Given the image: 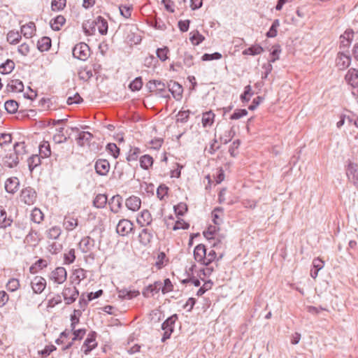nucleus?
<instances>
[{
	"instance_id": "nucleus-1",
	"label": "nucleus",
	"mask_w": 358,
	"mask_h": 358,
	"mask_svg": "<svg viewBox=\"0 0 358 358\" xmlns=\"http://www.w3.org/2000/svg\"><path fill=\"white\" fill-rule=\"evenodd\" d=\"M217 247V244H213V248L208 251L203 244L197 245L194 249V259L198 263L205 266V268L200 269L197 273V277L204 280L206 278L210 276L214 271L210 264L216 260L222 259L224 256L223 252H217L214 248Z\"/></svg>"
},
{
	"instance_id": "nucleus-2",
	"label": "nucleus",
	"mask_w": 358,
	"mask_h": 358,
	"mask_svg": "<svg viewBox=\"0 0 358 358\" xmlns=\"http://www.w3.org/2000/svg\"><path fill=\"white\" fill-rule=\"evenodd\" d=\"M27 153L28 150L24 142L17 143L14 145L13 149L9 150L3 157L1 165L8 168L15 167Z\"/></svg>"
},
{
	"instance_id": "nucleus-3",
	"label": "nucleus",
	"mask_w": 358,
	"mask_h": 358,
	"mask_svg": "<svg viewBox=\"0 0 358 358\" xmlns=\"http://www.w3.org/2000/svg\"><path fill=\"white\" fill-rule=\"evenodd\" d=\"M108 22L101 16H98L92 20H87L83 24V29L85 35H94L98 30L101 35H106L108 32Z\"/></svg>"
},
{
	"instance_id": "nucleus-4",
	"label": "nucleus",
	"mask_w": 358,
	"mask_h": 358,
	"mask_svg": "<svg viewBox=\"0 0 358 358\" xmlns=\"http://www.w3.org/2000/svg\"><path fill=\"white\" fill-rule=\"evenodd\" d=\"M67 278V272L64 267L59 266L55 268L49 275V280L55 284L64 283Z\"/></svg>"
},
{
	"instance_id": "nucleus-5",
	"label": "nucleus",
	"mask_w": 358,
	"mask_h": 358,
	"mask_svg": "<svg viewBox=\"0 0 358 358\" xmlns=\"http://www.w3.org/2000/svg\"><path fill=\"white\" fill-rule=\"evenodd\" d=\"M345 174L348 180L358 188V164L350 162L346 166Z\"/></svg>"
},
{
	"instance_id": "nucleus-6",
	"label": "nucleus",
	"mask_w": 358,
	"mask_h": 358,
	"mask_svg": "<svg viewBox=\"0 0 358 358\" xmlns=\"http://www.w3.org/2000/svg\"><path fill=\"white\" fill-rule=\"evenodd\" d=\"M62 294L65 303L69 305L77 299L79 293L76 287L69 285L64 288Z\"/></svg>"
},
{
	"instance_id": "nucleus-7",
	"label": "nucleus",
	"mask_w": 358,
	"mask_h": 358,
	"mask_svg": "<svg viewBox=\"0 0 358 358\" xmlns=\"http://www.w3.org/2000/svg\"><path fill=\"white\" fill-rule=\"evenodd\" d=\"M74 57L80 60H86L90 55V48L85 43H80L73 50Z\"/></svg>"
},
{
	"instance_id": "nucleus-8",
	"label": "nucleus",
	"mask_w": 358,
	"mask_h": 358,
	"mask_svg": "<svg viewBox=\"0 0 358 358\" xmlns=\"http://www.w3.org/2000/svg\"><path fill=\"white\" fill-rule=\"evenodd\" d=\"M134 230V224L128 219H122L116 227V231L121 236H127Z\"/></svg>"
},
{
	"instance_id": "nucleus-9",
	"label": "nucleus",
	"mask_w": 358,
	"mask_h": 358,
	"mask_svg": "<svg viewBox=\"0 0 358 358\" xmlns=\"http://www.w3.org/2000/svg\"><path fill=\"white\" fill-rule=\"evenodd\" d=\"M64 230L67 232L74 230L78 226V219L73 213H67L62 222Z\"/></svg>"
},
{
	"instance_id": "nucleus-10",
	"label": "nucleus",
	"mask_w": 358,
	"mask_h": 358,
	"mask_svg": "<svg viewBox=\"0 0 358 358\" xmlns=\"http://www.w3.org/2000/svg\"><path fill=\"white\" fill-rule=\"evenodd\" d=\"M31 287L35 294H41L46 287V280L40 275L34 276L30 282Z\"/></svg>"
},
{
	"instance_id": "nucleus-11",
	"label": "nucleus",
	"mask_w": 358,
	"mask_h": 358,
	"mask_svg": "<svg viewBox=\"0 0 358 358\" xmlns=\"http://www.w3.org/2000/svg\"><path fill=\"white\" fill-rule=\"evenodd\" d=\"M136 222L140 227L149 226L152 222V217L148 210H142L136 217Z\"/></svg>"
},
{
	"instance_id": "nucleus-12",
	"label": "nucleus",
	"mask_w": 358,
	"mask_h": 358,
	"mask_svg": "<svg viewBox=\"0 0 358 358\" xmlns=\"http://www.w3.org/2000/svg\"><path fill=\"white\" fill-rule=\"evenodd\" d=\"M6 191L9 194H15L20 189V181L17 177H10L6 179L4 184Z\"/></svg>"
},
{
	"instance_id": "nucleus-13",
	"label": "nucleus",
	"mask_w": 358,
	"mask_h": 358,
	"mask_svg": "<svg viewBox=\"0 0 358 358\" xmlns=\"http://www.w3.org/2000/svg\"><path fill=\"white\" fill-rule=\"evenodd\" d=\"M354 38V31L352 29H347L344 34L340 36V48H348L351 45Z\"/></svg>"
},
{
	"instance_id": "nucleus-14",
	"label": "nucleus",
	"mask_w": 358,
	"mask_h": 358,
	"mask_svg": "<svg viewBox=\"0 0 358 358\" xmlns=\"http://www.w3.org/2000/svg\"><path fill=\"white\" fill-rule=\"evenodd\" d=\"M345 80L347 83L355 90L358 87V71L355 69H350L345 75Z\"/></svg>"
},
{
	"instance_id": "nucleus-15",
	"label": "nucleus",
	"mask_w": 358,
	"mask_h": 358,
	"mask_svg": "<svg viewBox=\"0 0 358 358\" xmlns=\"http://www.w3.org/2000/svg\"><path fill=\"white\" fill-rule=\"evenodd\" d=\"M36 194L31 189L26 188L20 194L21 201L27 205H31L36 201Z\"/></svg>"
},
{
	"instance_id": "nucleus-16",
	"label": "nucleus",
	"mask_w": 358,
	"mask_h": 358,
	"mask_svg": "<svg viewBox=\"0 0 358 358\" xmlns=\"http://www.w3.org/2000/svg\"><path fill=\"white\" fill-rule=\"evenodd\" d=\"M56 343L59 345H62V349L66 350L69 348L73 345V341L70 338V332L66 329L63 331L59 337L56 340Z\"/></svg>"
},
{
	"instance_id": "nucleus-17",
	"label": "nucleus",
	"mask_w": 358,
	"mask_h": 358,
	"mask_svg": "<svg viewBox=\"0 0 358 358\" xmlns=\"http://www.w3.org/2000/svg\"><path fill=\"white\" fill-rule=\"evenodd\" d=\"M152 234L148 229H143L138 236V240L143 246H148L152 240Z\"/></svg>"
},
{
	"instance_id": "nucleus-18",
	"label": "nucleus",
	"mask_w": 358,
	"mask_h": 358,
	"mask_svg": "<svg viewBox=\"0 0 358 358\" xmlns=\"http://www.w3.org/2000/svg\"><path fill=\"white\" fill-rule=\"evenodd\" d=\"M110 164L106 159H99L95 164V169L98 174L106 176L110 171Z\"/></svg>"
},
{
	"instance_id": "nucleus-19",
	"label": "nucleus",
	"mask_w": 358,
	"mask_h": 358,
	"mask_svg": "<svg viewBox=\"0 0 358 358\" xmlns=\"http://www.w3.org/2000/svg\"><path fill=\"white\" fill-rule=\"evenodd\" d=\"M6 88L7 90L10 92H21L24 90V84L19 79H12L7 84Z\"/></svg>"
},
{
	"instance_id": "nucleus-20",
	"label": "nucleus",
	"mask_w": 358,
	"mask_h": 358,
	"mask_svg": "<svg viewBox=\"0 0 358 358\" xmlns=\"http://www.w3.org/2000/svg\"><path fill=\"white\" fill-rule=\"evenodd\" d=\"M125 205L129 210L135 212L140 209L141 201L138 196H131L127 199Z\"/></svg>"
},
{
	"instance_id": "nucleus-21",
	"label": "nucleus",
	"mask_w": 358,
	"mask_h": 358,
	"mask_svg": "<svg viewBox=\"0 0 358 358\" xmlns=\"http://www.w3.org/2000/svg\"><path fill=\"white\" fill-rule=\"evenodd\" d=\"M169 88L174 99L180 100L182 98L183 89L179 83L171 81L169 84Z\"/></svg>"
},
{
	"instance_id": "nucleus-22",
	"label": "nucleus",
	"mask_w": 358,
	"mask_h": 358,
	"mask_svg": "<svg viewBox=\"0 0 358 358\" xmlns=\"http://www.w3.org/2000/svg\"><path fill=\"white\" fill-rule=\"evenodd\" d=\"M36 30V25L32 22H29L21 27V34L27 38H32L35 35Z\"/></svg>"
},
{
	"instance_id": "nucleus-23",
	"label": "nucleus",
	"mask_w": 358,
	"mask_h": 358,
	"mask_svg": "<svg viewBox=\"0 0 358 358\" xmlns=\"http://www.w3.org/2000/svg\"><path fill=\"white\" fill-rule=\"evenodd\" d=\"M169 258L164 252H158L155 257V262L154 266L157 269L160 270L165 267L169 263Z\"/></svg>"
},
{
	"instance_id": "nucleus-24",
	"label": "nucleus",
	"mask_w": 358,
	"mask_h": 358,
	"mask_svg": "<svg viewBox=\"0 0 358 358\" xmlns=\"http://www.w3.org/2000/svg\"><path fill=\"white\" fill-rule=\"evenodd\" d=\"M95 336L94 334L88 335L85 341L82 349L85 355L88 354L92 349L96 346Z\"/></svg>"
},
{
	"instance_id": "nucleus-25",
	"label": "nucleus",
	"mask_w": 358,
	"mask_h": 358,
	"mask_svg": "<svg viewBox=\"0 0 358 358\" xmlns=\"http://www.w3.org/2000/svg\"><path fill=\"white\" fill-rule=\"evenodd\" d=\"M351 62V58L348 55H345L343 52L337 54V67L340 70H343L348 68Z\"/></svg>"
},
{
	"instance_id": "nucleus-26",
	"label": "nucleus",
	"mask_w": 358,
	"mask_h": 358,
	"mask_svg": "<svg viewBox=\"0 0 358 358\" xmlns=\"http://www.w3.org/2000/svg\"><path fill=\"white\" fill-rule=\"evenodd\" d=\"M13 223V219L7 215L6 210L0 206V228H6Z\"/></svg>"
},
{
	"instance_id": "nucleus-27",
	"label": "nucleus",
	"mask_w": 358,
	"mask_h": 358,
	"mask_svg": "<svg viewBox=\"0 0 358 358\" xmlns=\"http://www.w3.org/2000/svg\"><path fill=\"white\" fill-rule=\"evenodd\" d=\"M215 113L210 110L206 113H203L202 115L201 122L202 125L204 127H211L215 121Z\"/></svg>"
},
{
	"instance_id": "nucleus-28",
	"label": "nucleus",
	"mask_w": 358,
	"mask_h": 358,
	"mask_svg": "<svg viewBox=\"0 0 358 358\" xmlns=\"http://www.w3.org/2000/svg\"><path fill=\"white\" fill-rule=\"evenodd\" d=\"M109 206L112 212L118 213L122 208V198L118 195L113 196L109 201Z\"/></svg>"
},
{
	"instance_id": "nucleus-29",
	"label": "nucleus",
	"mask_w": 358,
	"mask_h": 358,
	"mask_svg": "<svg viewBox=\"0 0 358 358\" xmlns=\"http://www.w3.org/2000/svg\"><path fill=\"white\" fill-rule=\"evenodd\" d=\"M140 166L145 170H150L152 169L154 163L152 157L149 155H144L139 159Z\"/></svg>"
},
{
	"instance_id": "nucleus-30",
	"label": "nucleus",
	"mask_w": 358,
	"mask_h": 358,
	"mask_svg": "<svg viewBox=\"0 0 358 358\" xmlns=\"http://www.w3.org/2000/svg\"><path fill=\"white\" fill-rule=\"evenodd\" d=\"M205 40V37L197 30L189 33V41L193 45H198Z\"/></svg>"
},
{
	"instance_id": "nucleus-31",
	"label": "nucleus",
	"mask_w": 358,
	"mask_h": 358,
	"mask_svg": "<svg viewBox=\"0 0 358 358\" xmlns=\"http://www.w3.org/2000/svg\"><path fill=\"white\" fill-rule=\"evenodd\" d=\"M66 19L63 15H57L55 18L52 19L50 24L51 28L55 31H59L62 26L65 24Z\"/></svg>"
},
{
	"instance_id": "nucleus-32",
	"label": "nucleus",
	"mask_w": 358,
	"mask_h": 358,
	"mask_svg": "<svg viewBox=\"0 0 358 358\" xmlns=\"http://www.w3.org/2000/svg\"><path fill=\"white\" fill-rule=\"evenodd\" d=\"M45 234L48 239L56 240L62 234V229L59 226H53L46 231Z\"/></svg>"
},
{
	"instance_id": "nucleus-33",
	"label": "nucleus",
	"mask_w": 358,
	"mask_h": 358,
	"mask_svg": "<svg viewBox=\"0 0 358 358\" xmlns=\"http://www.w3.org/2000/svg\"><path fill=\"white\" fill-rule=\"evenodd\" d=\"M83 311L80 309H74L70 315V328L73 329L80 322V318L82 316Z\"/></svg>"
},
{
	"instance_id": "nucleus-34",
	"label": "nucleus",
	"mask_w": 358,
	"mask_h": 358,
	"mask_svg": "<svg viewBox=\"0 0 358 358\" xmlns=\"http://www.w3.org/2000/svg\"><path fill=\"white\" fill-rule=\"evenodd\" d=\"M21 38V34L18 31L10 30L7 34V41L11 45L17 44Z\"/></svg>"
},
{
	"instance_id": "nucleus-35",
	"label": "nucleus",
	"mask_w": 358,
	"mask_h": 358,
	"mask_svg": "<svg viewBox=\"0 0 358 358\" xmlns=\"http://www.w3.org/2000/svg\"><path fill=\"white\" fill-rule=\"evenodd\" d=\"M51 47V39L49 37H42L38 40L37 48L41 52L48 51Z\"/></svg>"
},
{
	"instance_id": "nucleus-36",
	"label": "nucleus",
	"mask_w": 358,
	"mask_h": 358,
	"mask_svg": "<svg viewBox=\"0 0 358 358\" xmlns=\"http://www.w3.org/2000/svg\"><path fill=\"white\" fill-rule=\"evenodd\" d=\"M15 66V63L13 60L7 59L4 63L0 65V73L2 74H8L13 71Z\"/></svg>"
},
{
	"instance_id": "nucleus-37",
	"label": "nucleus",
	"mask_w": 358,
	"mask_h": 358,
	"mask_svg": "<svg viewBox=\"0 0 358 358\" xmlns=\"http://www.w3.org/2000/svg\"><path fill=\"white\" fill-rule=\"evenodd\" d=\"M47 266V261L43 259H40L30 266L29 271L31 273H36L45 268Z\"/></svg>"
},
{
	"instance_id": "nucleus-38",
	"label": "nucleus",
	"mask_w": 358,
	"mask_h": 358,
	"mask_svg": "<svg viewBox=\"0 0 358 358\" xmlns=\"http://www.w3.org/2000/svg\"><path fill=\"white\" fill-rule=\"evenodd\" d=\"M264 52V48L259 45H253L251 47L244 50L243 55H257Z\"/></svg>"
},
{
	"instance_id": "nucleus-39",
	"label": "nucleus",
	"mask_w": 358,
	"mask_h": 358,
	"mask_svg": "<svg viewBox=\"0 0 358 358\" xmlns=\"http://www.w3.org/2000/svg\"><path fill=\"white\" fill-rule=\"evenodd\" d=\"M92 76L91 69L87 66H82L78 71V77L80 80L87 81Z\"/></svg>"
},
{
	"instance_id": "nucleus-40",
	"label": "nucleus",
	"mask_w": 358,
	"mask_h": 358,
	"mask_svg": "<svg viewBox=\"0 0 358 358\" xmlns=\"http://www.w3.org/2000/svg\"><path fill=\"white\" fill-rule=\"evenodd\" d=\"M39 152L42 157H48L51 155L50 145L49 142L43 141L39 145Z\"/></svg>"
},
{
	"instance_id": "nucleus-41",
	"label": "nucleus",
	"mask_w": 358,
	"mask_h": 358,
	"mask_svg": "<svg viewBox=\"0 0 358 358\" xmlns=\"http://www.w3.org/2000/svg\"><path fill=\"white\" fill-rule=\"evenodd\" d=\"M92 135L90 132L82 131L78 134L76 138L77 143L80 146H83L85 143H88L92 138Z\"/></svg>"
},
{
	"instance_id": "nucleus-42",
	"label": "nucleus",
	"mask_w": 358,
	"mask_h": 358,
	"mask_svg": "<svg viewBox=\"0 0 358 358\" xmlns=\"http://www.w3.org/2000/svg\"><path fill=\"white\" fill-rule=\"evenodd\" d=\"M31 219L35 223H41L44 219V214L41 210V209L38 208H34L31 213Z\"/></svg>"
},
{
	"instance_id": "nucleus-43",
	"label": "nucleus",
	"mask_w": 358,
	"mask_h": 358,
	"mask_svg": "<svg viewBox=\"0 0 358 358\" xmlns=\"http://www.w3.org/2000/svg\"><path fill=\"white\" fill-rule=\"evenodd\" d=\"M313 265L315 271L311 270L310 275L312 278H316L318 271L324 267V262L322 259L317 258L313 259Z\"/></svg>"
},
{
	"instance_id": "nucleus-44",
	"label": "nucleus",
	"mask_w": 358,
	"mask_h": 358,
	"mask_svg": "<svg viewBox=\"0 0 358 358\" xmlns=\"http://www.w3.org/2000/svg\"><path fill=\"white\" fill-rule=\"evenodd\" d=\"M224 215L223 209L221 208H216L212 212V217L213 222L215 224H220L222 221V217Z\"/></svg>"
},
{
	"instance_id": "nucleus-45",
	"label": "nucleus",
	"mask_w": 358,
	"mask_h": 358,
	"mask_svg": "<svg viewBox=\"0 0 358 358\" xmlns=\"http://www.w3.org/2000/svg\"><path fill=\"white\" fill-rule=\"evenodd\" d=\"M31 43H22L18 46L17 51L21 55L27 57L31 52Z\"/></svg>"
},
{
	"instance_id": "nucleus-46",
	"label": "nucleus",
	"mask_w": 358,
	"mask_h": 358,
	"mask_svg": "<svg viewBox=\"0 0 358 358\" xmlns=\"http://www.w3.org/2000/svg\"><path fill=\"white\" fill-rule=\"evenodd\" d=\"M6 110L10 114L15 113L18 109V103L15 100H8L4 104Z\"/></svg>"
},
{
	"instance_id": "nucleus-47",
	"label": "nucleus",
	"mask_w": 358,
	"mask_h": 358,
	"mask_svg": "<svg viewBox=\"0 0 358 358\" xmlns=\"http://www.w3.org/2000/svg\"><path fill=\"white\" fill-rule=\"evenodd\" d=\"M71 331L73 334V337L71 338L73 342L76 340H81L86 334L85 329H76L73 327V329H71Z\"/></svg>"
},
{
	"instance_id": "nucleus-48",
	"label": "nucleus",
	"mask_w": 358,
	"mask_h": 358,
	"mask_svg": "<svg viewBox=\"0 0 358 358\" xmlns=\"http://www.w3.org/2000/svg\"><path fill=\"white\" fill-rule=\"evenodd\" d=\"M107 196L105 194H98L94 200V205L96 208H103L107 203Z\"/></svg>"
},
{
	"instance_id": "nucleus-49",
	"label": "nucleus",
	"mask_w": 358,
	"mask_h": 358,
	"mask_svg": "<svg viewBox=\"0 0 358 358\" xmlns=\"http://www.w3.org/2000/svg\"><path fill=\"white\" fill-rule=\"evenodd\" d=\"M41 164V157L37 155H34L28 159V166L31 171L34 168Z\"/></svg>"
},
{
	"instance_id": "nucleus-50",
	"label": "nucleus",
	"mask_w": 358,
	"mask_h": 358,
	"mask_svg": "<svg viewBox=\"0 0 358 358\" xmlns=\"http://www.w3.org/2000/svg\"><path fill=\"white\" fill-rule=\"evenodd\" d=\"M92 241L90 237H85L80 241L79 247L83 252H87L92 245Z\"/></svg>"
},
{
	"instance_id": "nucleus-51",
	"label": "nucleus",
	"mask_w": 358,
	"mask_h": 358,
	"mask_svg": "<svg viewBox=\"0 0 358 358\" xmlns=\"http://www.w3.org/2000/svg\"><path fill=\"white\" fill-rule=\"evenodd\" d=\"M141 153V150L138 148L134 147L131 148L127 155V161H136L138 155Z\"/></svg>"
},
{
	"instance_id": "nucleus-52",
	"label": "nucleus",
	"mask_w": 358,
	"mask_h": 358,
	"mask_svg": "<svg viewBox=\"0 0 358 358\" xmlns=\"http://www.w3.org/2000/svg\"><path fill=\"white\" fill-rule=\"evenodd\" d=\"M20 282L16 278H11L6 284V288L8 291L15 292L20 287Z\"/></svg>"
},
{
	"instance_id": "nucleus-53",
	"label": "nucleus",
	"mask_w": 358,
	"mask_h": 358,
	"mask_svg": "<svg viewBox=\"0 0 358 358\" xmlns=\"http://www.w3.org/2000/svg\"><path fill=\"white\" fill-rule=\"evenodd\" d=\"M106 150L114 158H117L120 155V148L115 143H108L106 146Z\"/></svg>"
},
{
	"instance_id": "nucleus-54",
	"label": "nucleus",
	"mask_w": 358,
	"mask_h": 358,
	"mask_svg": "<svg viewBox=\"0 0 358 358\" xmlns=\"http://www.w3.org/2000/svg\"><path fill=\"white\" fill-rule=\"evenodd\" d=\"M190 112L189 110H180L176 115V122H186L189 117Z\"/></svg>"
},
{
	"instance_id": "nucleus-55",
	"label": "nucleus",
	"mask_w": 358,
	"mask_h": 358,
	"mask_svg": "<svg viewBox=\"0 0 358 358\" xmlns=\"http://www.w3.org/2000/svg\"><path fill=\"white\" fill-rule=\"evenodd\" d=\"M66 4V0H52L51 3L52 9L53 10H63Z\"/></svg>"
},
{
	"instance_id": "nucleus-56",
	"label": "nucleus",
	"mask_w": 358,
	"mask_h": 358,
	"mask_svg": "<svg viewBox=\"0 0 358 358\" xmlns=\"http://www.w3.org/2000/svg\"><path fill=\"white\" fill-rule=\"evenodd\" d=\"M280 25V22L278 20H274L273 22L270 29L266 33V36L268 38H273L275 37L278 33L277 29Z\"/></svg>"
},
{
	"instance_id": "nucleus-57",
	"label": "nucleus",
	"mask_w": 358,
	"mask_h": 358,
	"mask_svg": "<svg viewBox=\"0 0 358 358\" xmlns=\"http://www.w3.org/2000/svg\"><path fill=\"white\" fill-rule=\"evenodd\" d=\"M169 52V50L167 47L158 48L157 50V57L162 62L166 61L169 58V56H168Z\"/></svg>"
},
{
	"instance_id": "nucleus-58",
	"label": "nucleus",
	"mask_w": 358,
	"mask_h": 358,
	"mask_svg": "<svg viewBox=\"0 0 358 358\" xmlns=\"http://www.w3.org/2000/svg\"><path fill=\"white\" fill-rule=\"evenodd\" d=\"M121 15L125 18H129L131 15L133 8L131 6L122 5L119 8Z\"/></svg>"
},
{
	"instance_id": "nucleus-59",
	"label": "nucleus",
	"mask_w": 358,
	"mask_h": 358,
	"mask_svg": "<svg viewBox=\"0 0 358 358\" xmlns=\"http://www.w3.org/2000/svg\"><path fill=\"white\" fill-rule=\"evenodd\" d=\"M189 227V223L186 222L183 219H178L176 221L172 229L176 231L178 229H187Z\"/></svg>"
},
{
	"instance_id": "nucleus-60",
	"label": "nucleus",
	"mask_w": 358,
	"mask_h": 358,
	"mask_svg": "<svg viewBox=\"0 0 358 358\" xmlns=\"http://www.w3.org/2000/svg\"><path fill=\"white\" fill-rule=\"evenodd\" d=\"M174 211L178 215H183L187 211V206L185 203L180 202L174 206Z\"/></svg>"
},
{
	"instance_id": "nucleus-61",
	"label": "nucleus",
	"mask_w": 358,
	"mask_h": 358,
	"mask_svg": "<svg viewBox=\"0 0 358 358\" xmlns=\"http://www.w3.org/2000/svg\"><path fill=\"white\" fill-rule=\"evenodd\" d=\"M143 86L141 78L138 77L135 78L129 85V88L132 91H138Z\"/></svg>"
},
{
	"instance_id": "nucleus-62",
	"label": "nucleus",
	"mask_w": 358,
	"mask_h": 358,
	"mask_svg": "<svg viewBox=\"0 0 358 358\" xmlns=\"http://www.w3.org/2000/svg\"><path fill=\"white\" fill-rule=\"evenodd\" d=\"M220 148V143L216 139H213L206 150L210 155L214 154Z\"/></svg>"
},
{
	"instance_id": "nucleus-63",
	"label": "nucleus",
	"mask_w": 358,
	"mask_h": 358,
	"mask_svg": "<svg viewBox=\"0 0 358 358\" xmlns=\"http://www.w3.org/2000/svg\"><path fill=\"white\" fill-rule=\"evenodd\" d=\"M76 259L75 255V250L70 249L64 255V262L66 264H71L74 262Z\"/></svg>"
},
{
	"instance_id": "nucleus-64",
	"label": "nucleus",
	"mask_w": 358,
	"mask_h": 358,
	"mask_svg": "<svg viewBox=\"0 0 358 358\" xmlns=\"http://www.w3.org/2000/svg\"><path fill=\"white\" fill-rule=\"evenodd\" d=\"M173 289V285L169 278H166L164 281V285L162 287V292L163 294H166L171 292Z\"/></svg>"
}]
</instances>
